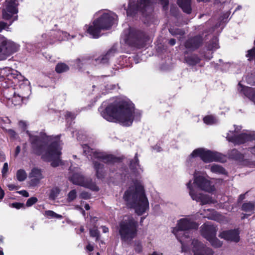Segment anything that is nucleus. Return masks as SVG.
Returning <instances> with one entry per match:
<instances>
[{"label":"nucleus","mask_w":255,"mask_h":255,"mask_svg":"<svg viewBox=\"0 0 255 255\" xmlns=\"http://www.w3.org/2000/svg\"><path fill=\"white\" fill-rule=\"evenodd\" d=\"M169 31L172 35H183L185 34V32L183 30L178 28L176 29L174 31L171 30H169Z\"/></svg>","instance_id":"49"},{"label":"nucleus","mask_w":255,"mask_h":255,"mask_svg":"<svg viewBox=\"0 0 255 255\" xmlns=\"http://www.w3.org/2000/svg\"><path fill=\"white\" fill-rule=\"evenodd\" d=\"M238 85L242 88L241 91H242L245 94H246V93L250 90L249 88L248 87H244L240 83H239Z\"/></svg>","instance_id":"60"},{"label":"nucleus","mask_w":255,"mask_h":255,"mask_svg":"<svg viewBox=\"0 0 255 255\" xmlns=\"http://www.w3.org/2000/svg\"><path fill=\"white\" fill-rule=\"evenodd\" d=\"M69 180L73 184L88 188L93 191L98 192L99 187L90 177H86L80 173H74L69 178Z\"/></svg>","instance_id":"8"},{"label":"nucleus","mask_w":255,"mask_h":255,"mask_svg":"<svg viewBox=\"0 0 255 255\" xmlns=\"http://www.w3.org/2000/svg\"><path fill=\"white\" fill-rule=\"evenodd\" d=\"M245 194H241L238 199V203L242 202L245 199Z\"/></svg>","instance_id":"62"},{"label":"nucleus","mask_w":255,"mask_h":255,"mask_svg":"<svg viewBox=\"0 0 255 255\" xmlns=\"http://www.w3.org/2000/svg\"><path fill=\"white\" fill-rule=\"evenodd\" d=\"M255 209V202H248L244 203L241 206V210L245 212L253 213Z\"/></svg>","instance_id":"30"},{"label":"nucleus","mask_w":255,"mask_h":255,"mask_svg":"<svg viewBox=\"0 0 255 255\" xmlns=\"http://www.w3.org/2000/svg\"><path fill=\"white\" fill-rule=\"evenodd\" d=\"M206 48L208 50H215L219 48L218 40L216 36H214L206 44Z\"/></svg>","instance_id":"28"},{"label":"nucleus","mask_w":255,"mask_h":255,"mask_svg":"<svg viewBox=\"0 0 255 255\" xmlns=\"http://www.w3.org/2000/svg\"><path fill=\"white\" fill-rule=\"evenodd\" d=\"M12 93V97H10L6 96V98L9 100L11 99V102L14 106L20 105L22 104L24 98L28 97V93L25 94L20 90V91L16 94L13 89L10 90Z\"/></svg>","instance_id":"20"},{"label":"nucleus","mask_w":255,"mask_h":255,"mask_svg":"<svg viewBox=\"0 0 255 255\" xmlns=\"http://www.w3.org/2000/svg\"><path fill=\"white\" fill-rule=\"evenodd\" d=\"M18 193L25 197H28L29 196L28 192L24 190L18 191Z\"/></svg>","instance_id":"56"},{"label":"nucleus","mask_w":255,"mask_h":255,"mask_svg":"<svg viewBox=\"0 0 255 255\" xmlns=\"http://www.w3.org/2000/svg\"><path fill=\"white\" fill-rule=\"evenodd\" d=\"M12 14H11L10 13H9L7 11L2 13V16L4 19L9 20L11 18Z\"/></svg>","instance_id":"53"},{"label":"nucleus","mask_w":255,"mask_h":255,"mask_svg":"<svg viewBox=\"0 0 255 255\" xmlns=\"http://www.w3.org/2000/svg\"><path fill=\"white\" fill-rule=\"evenodd\" d=\"M116 16L114 13H103L92 22V25L89 26L87 32L93 38H99L101 36L102 30H107L111 28L114 23Z\"/></svg>","instance_id":"3"},{"label":"nucleus","mask_w":255,"mask_h":255,"mask_svg":"<svg viewBox=\"0 0 255 255\" xmlns=\"http://www.w3.org/2000/svg\"><path fill=\"white\" fill-rule=\"evenodd\" d=\"M229 141L233 142L235 145H241L247 141L255 140V134L241 133L238 135H235L227 137Z\"/></svg>","instance_id":"14"},{"label":"nucleus","mask_w":255,"mask_h":255,"mask_svg":"<svg viewBox=\"0 0 255 255\" xmlns=\"http://www.w3.org/2000/svg\"><path fill=\"white\" fill-rule=\"evenodd\" d=\"M134 251L137 254L141 253L142 252V246L140 243L135 244Z\"/></svg>","instance_id":"48"},{"label":"nucleus","mask_w":255,"mask_h":255,"mask_svg":"<svg viewBox=\"0 0 255 255\" xmlns=\"http://www.w3.org/2000/svg\"><path fill=\"white\" fill-rule=\"evenodd\" d=\"M86 249L89 252H92L94 250V247L91 244H89L86 246Z\"/></svg>","instance_id":"64"},{"label":"nucleus","mask_w":255,"mask_h":255,"mask_svg":"<svg viewBox=\"0 0 255 255\" xmlns=\"http://www.w3.org/2000/svg\"><path fill=\"white\" fill-rule=\"evenodd\" d=\"M29 177L34 178V179L31 180V182L38 183L43 178L41 169L37 167L33 168L29 173Z\"/></svg>","instance_id":"25"},{"label":"nucleus","mask_w":255,"mask_h":255,"mask_svg":"<svg viewBox=\"0 0 255 255\" xmlns=\"http://www.w3.org/2000/svg\"><path fill=\"white\" fill-rule=\"evenodd\" d=\"M190 156L193 158L199 157L205 163H210L213 161L223 162L224 158L222 154L217 151L206 150L203 148L195 149Z\"/></svg>","instance_id":"6"},{"label":"nucleus","mask_w":255,"mask_h":255,"mask_svg":"<svg viewBox=\"0 0 255 255\" xmlns=\"http://www.w3.org/2000/svg\"><path fill=\"white\" fill-rule=\"evenodd\" d=\"M138 223L130 215L125 216L119 222L118 233L121 240L124 242H131L137 234Z\"/></svg>","instance_id":"4"},{"label":"nucleus","mask_w":255,"mask_h":255,"mask_svg":"<svg viewBox=\"0 0 255 255\" xmlns=\"http://www.w3.org/2000/svg\"><path fill=\"white\" fill-rule=\"evenodd\" d=\"M177 3L184 13L187 14L191 13V0H177Z\"/></svg>","instance_id":"24"},{"label":"nucleus","mask_w":255,"mask_h":255,"mask_svg":"<svg viewBox=\"0 0 255 255\" xmlns=\"http://www.w3.org/2000/svg\"><path fill=\"white\" fill-rule=\"evenodd\" d=\"M90 235L91 237L96 238V241H98L100 237V232L97 228L90 229Z\"/></svg>","instance_id":"43"},{"label":"nucleus","mask_w":255,"mask_h":255,"mask_svg":"<svg viewBox=\"0 0 255 255\" xmlns=\"http://www.w3.org/2000/svg\"><path fill=\"white\" fill-rule=\"evenodd\" d=\"M8 170V163L7 162H5L3 164V167L1 170L2 175L3 176L4 174H5Z\"/></svg>","instance_id":"52"},{"label":"nucleus","mask_w":255,"mask_h":255,"mask_svg":"<svg viewBox=\"0 0 255 255\" xmlns=\"http://www.w3.org/2000/svg\"><path fill=\"white\" fill-rule=\"evenodd\" d=\"M19 126L23 130H25L27 128V125L24 121H21L19 122Z\"/></svg>","instance_id":"55"},{"label":"nucleus","mask_w":255,"mask_h":255,"mask_svg":"<svg viewBox=\"0 0 255 255\" xmlns=\"http://www.w3.org/2000/svg\"><path fill=\"white\" fill-rule=\"evenodd\" d=\"M247 82L252 86H255V74H251L246 77Z\"/></svg>","instance_id":"45"},{"label":"nucleus","mask_w":255,"mask_h":255,"mask_svg":"<svg viewBox=\"0 0 255 255\" xmlns=\"http://www.w3.org/2000/svg\"><path fill=\"white\" fill-rule=\"evenodd\" d=\"M201 231L202 236L208 240L216 236L217 230L214 225L204 224L201 227Z\"/></svg>","instance_id":"19"},{"label":"nucleus","mask_w":255,"mask_h":255,"mask_svg":"<svg viewBox=\"0 0 255 255\" xmlns=\"http://www.w3.org/2000/svg\"><path fill=\"white\" fill-rule=\"evenodd\" d=\"M192 252L194 255H213L212 250L197 240H194L192 242Z\"/></svg>","instance_id":"15"},{"label":"nucleus","mask_w":255,"mask_h":255,"mask_svg":"<svg viewBox=\"0 0 255 255\" xmlns=\"http://www.w3.org/2000/svg\"><path fill=\"white\" fill-rule=\"evenodd\" d=\"M148 10L152 11L151 0H137L136 3H129L127 10V15L134 16L138 11L146 14Z\"/></svg>","instance_id":"9"},{"label":"nucleus","mask_w":255,"mask_h":255,"mask_svg":"<svg viewBox=\"0 0 255 255\" xmlns=\"http://www.w3.org/2000/svg\"><path fill=\"white\" fill-rule=\"evenodd\" d=\"M91 195L86 191H83L80 194V198L85 200H88L91 198Z\"/></svg>","instance_id":"47"},{"label":"nucleus","mask_w":255,"mask_h":255,"mask_svg":"<svg viewBox=\"0 0 255 255\" xmlns=\"http://www.w3.org/2000/svg\"><path fill=\"white\" fill-rule=\"evenodd\" d=\"M146 196L143 186L140 183L135 184V190L128 189L125 191L123 198L126 202H128L130 199H136Z\"/></svg>","instance_id":"12"},{"label":"nucleus","mask_w":255,"mask_h":255,"mask_svg":"<svg viewBox=\"0 0 255 255\" xmlns=\"http://www.w3.org/2000/svg\"><path fill=\"white\" fill-rule=\"evenodd\" d=\"M115 177L110 176L109 178V181L113 184H117L118 180L121 177V174L120 173L116 172L115 175Z\"/></svg>","instance_id":"42"},{"label":"nucleus","mask_w":255,"mask_h":255,"mask_svg":"<svg viewBox=\"0 0 255 255\" xmlns=\"http://www.w3.org/2000/svg\"><path fill=\"white\" fill-rule=\"evenodd\" d=\"M8 133L10 135V136L12 137H15V136L16 135V132L13 129H9L8 130Z\"/></svg>","instance_id":"57"},{"label":"nucleus","mask_w":255,"mask_h":255,"mask_svg":"<svg viewBox=\"0 0 255 255\" xmlns=\"http://www.w3.org/2000/svg\"><path fill=\"white\" fill-rule=\"evenodd\" d=\"M105 154L102 152H98V151H93L92 155H91V158H95V159H98L101 160H103L104 156H105Z\"/></svg>","instance_id":"44"},{"label":"nucleus","mask_w":255,"mask_h":255,"mask_svg":"<svg viewBox=\"0 0 255 255\" xmlns=\"http://www.w3.org/2000/svg\"><path fill=\"white\" fill-rule=\"evenodd\" d=\"M148 40V36L142 30L134 29L129 32L128 41L131 47L137 48H143Z\"/></svg>","instance_id":"7"},{"label":"nucleus","mask_w":255,"mask_h":255,"mask_svg":"<svg viewBox=\"0 0 255 255\" xmlns=\"http://www.w3.org/2000/svg\"><path fill=\"white\" fill-rule=\"evenodd\" d=\"M246 57L248 58L249 61H252L254 60L255 62V47L248 51Z\"/></svg>","instance_id":"41"},{"label":"nucleus","mask_w":255,"mask_h":255,"mask_svg":"<svg viewBox=\"0 0 255 255\" xmlns=\"http://www.w3.org/2000/svg\"><path fill=\"white\" fill-rule=\"evenodd\" d=\"M240 232L238 229H231L223 231L219 237L227 241L238 243L240 240Z\"/></svg>","instance_id":"18"},{"label":"nucleus","mask_w":255,"mask_h":255,"mask_svg":"<svg viewBox=\"0 0 255 255\" xmlns=\"http://www.w3.org/2000/svg\"><path fill=\"white\" fill-rule=\"evenodd\" d=\"M194 183L201 190L209 193H212L216 190L214 185H212L211 182L203 176L194 177Z\"/></svg>","instance_id":"13"},{"label":"nucleus","mask_w":255,"mask_h":255,"mask_svg":"<svg viewBox=\"0 0 255 255\" xmlns=\"http://www.w3.org/2000/svg\"><path fill=\"white\" fill-rule=\"evenodd\" d=\"M199 224L194 221L187 218L181 219L177 223V229H174L173 233L177 239L182 244L183 240L189 238V234L185 233L186 231L191 229H197Z\"/></svg>","instance_id":"5"},{"label":"nucleus","mask_w":255,"mask_h":255,"mask_svg":"<svg viewBox=\"0 0 255 255\" xmlns=\"http://www.w3.org/2000/svg\"><path fill=\"white\" fill-rule=\"evenodd\" d=\"M116 52L117 49L115 47H112L105 54L96 58L95 61L98 64H107L109 60L115 56Z\"/></svg>","instance_id":"21"},{"label":"nucleus","mask_w":255,"mask_h":255,"mask_svg":"<svg viewBox=\"0 0 255 255\" xmlns=\"http://www.w3.org/2000/svg\"><path fill=\"white\" fill-rule=\"evenodd\" d=\"M134 107L132 103L126 101H120L109 105L101 111V116L111 122L118 121L123 126L132 125L134 118Z\"/></svg>","instance_id":"2"},{"label":"nucleus","mask_w":255,"mask_h":255,"mask_svg":"<svg viewBox=\"0 0 255 255\" xmlns=\"http://www.w3.org/2000/svg\"><path fill=\"white\" fill-rule=\"evenodd\" d=\"M188 53V51H185L184 52V62L188 65L194 66L200 62L201 59L197 54L193 53L189 55L186 56Z\"/></svg>","instance_id":"23"},{"label":"nucleus","mask_w":255,"mask_h":255,"mask_svg":"<svg viewBox=\"0 0 255 255\" xmlns=\"http://www.w3.org/2000/svg\"><path fill=\"white\" fill-rule=\"evenodd\" d=\"M38 201V199L35 197H32L29 198L26 203V206L27 207H30L35 204Z\"/></svg>","instance_id":"46"},{"label":"nucleus","mask_w":255,"mask_h":255,"mask_svg":"<svg viewBox=\"0 0 255 255\" xmlns=\"http://www.w3.org/2000/svg\"><path fill=\"white\" fill-rule=\"evenodd\" d=\"M4 195V191L1 188V186H0V201L2 200L3 199Z\"/></svg>","instance_id":"61"},{"label":"nucleus","mask_w":255,"mask_h":255,"mask_svg":"<svg viewBox=\"0 0 255 255\" xmlns=\"http://www.w3.org/2000/svg\"><path fill=\"white\" fill-rule=\"evenodd\" d=\"M19 46L8 40L4 36H0V60L5 59L18 50Z\"/></svg>","instance_id":"10"},{"label":"nucleus","mask_w":255,"mask_h":255,"mask_svg":"<svg viewBox=\"0 0 255 255\" xmlns=\"http://www.w3.org/2000/svg\"><path fill=\"white\" fill-rule=\"evenodd\" d=\"M10 206L12 208H15L16 209H19L21 208H23L24 206V204L23 203H19V202H14L12 203Z\"/></svg>","instance_id":"50"},{"label":"nucleus","mask_w":255,"mask_h":255,"mask_svg":"<svg viewBox=\"0 0 255 255\" xmlns=\"http://www.w3.org/2000/svg\"><path fill=\"white\" fill-rule=\"evenodd\" d=\"M203 43V38L201 35H197L188 38L184 42L185 47L194 51L200 48Z\"/></svg>","instance_id":"16"},{"label":"nucleus","mask_w":255,"mask_h":255,"mask_svg":"<svg viewBox=\"0 0 255 255\" xmlns=\"http://www.w3.org/2000/svg\"><path fill=\"white\" fill-rule=\"evenodd\" d=\"M124 158L118 157L113 154H106L104 156L103 161L107 164H112L115 163H120L122 162Z\"/></svg>","instance_id":"26"},{"label":"nucleus","mask_w":255,"mask_h":255,"mask_svg":"<svg viewBox=\"0 0 255 255\" xmlns=\"http://www.w3.org/2000/svg\"><path fill=\"white\" fill-rule=\"evenodd\" d=\"M44 215L48 218H57L62 219V216L61 215L58 214L51 210H47L45 211Z\"/></svg>","instance_id":"37"},{"label":"nucleus","mask_w":255,"mask_h":255,"mask_svg":"<svg viewBox=\"0 0 255 255\" xmlns=\"http://www.w3.org/2000/svg\"><path fill=\"white\" fill-rule=\"evenodd\" d=\"M187 188L189 189V195L193 200L200 202L202 205L208 204L210 202L209 197L203 194H197L193 189L192 181L190 180L187 184Z\"/></svg>","instance_id":"17"},{"label":"nucleus","mask_w":255,"mask_h":255,"mask_svg":"<svg viewBox=\"0 0 255 255\" xmlns=\"http://www.w3.org/2000/svg\"><path fill=\"white\" fill-rule=\"evenodd\" d=\"M17 180L20 182L23 181L27 177V174L24 169H19L16 172Z\"/></svg>","instance_id":"35"},{"label":"nucleus","mask_w":255,"mask_h":255,"mask_svg":"<svg viewBox=\"0 0 255 255\" xmlns=\"http://www.w3.org/2000/svg\"><path fill=\"white\" fill-rule=\"evenodd\" d=\"M18 76H21L20 75H19L18 74V72L17 71H13L12 72H11L9 75L8 76L10 77V78H14V79H16V78H18Z\"/></svg>","instance_id":"54"},{"label":"nucleus","mask_w":255,"mask_h":255,"mask_svg":"<svg viewBox=\"0 0 255 255\" xmlns=\"http://www.w3.org/2000/svg\"><path fill=\"white\" fill-rule=\"evenodd\" d=\"M229 156L231 159L236 161H243L244 158V154L236 148H234L230 151Z\"/></svg>","instance_id":"27"},{"label":"nucleus","mask_w":255,"mask_h":255,"mask_svg":"<svg viewBox=\"0 0 255 255\" xmlns=\"http://www.w3.org/2000/svg\"><path fill=\"white\" fill-rule=\"evenodd\" d=\"M6 26V23L3 21H0V32L3 29L5 28V27Z\"/></svg>","instance_id":"63"},{"label":"nucleus","mask_w":255,"mask_h":255,"mask_svg":"<svg viewBox=\"0 0 255 255\" xmlns=\"http://www.w3.org/2000/svg\"><path fill=\"white\" fill-rule=\"evenodd\" d=\"M28 135V141L30 144L31 152L36 156H40L41 159L45 162H51V166L57 167L61 163L60 151L59 137L57 140L53 141L55 137L48 135L44 131H40L38 134L26 131Z\"/></svg>","instance_id":"1"},{"label":"nucleus","mask_w":255,"mask_h":255,"mask_svg":"<svg viewBox=\"0 0 255 255\" xmlns=\"http://www.w3.org/2000/svg\"><path fill=\"white\" fill-rule=\"evenodd\" d=\"M93 164L97 178L101 180L104 179L106 174L104 165L97 161H93Z\"/></svg>","instance_id":"22"},{"label":"nucleus","mask_w":255,"mask_h":255,"mask_svg":"<svg viewBox=\"0 0 255 255\" xmlns=\"http://www.w3.org/2000/svg\"><path fill=\"white\" fill-rule=\"evenodd\" d=\"M60 192V189L58 187L52 188L50 192L49 198L50 199L54 200L58 197Z\"/></svg>","instance_id":"34"},{"label":"nucleus","mask_w":255,"mask_h":255,"mask_svg":"<svg viewBox=\"0 0 255 255\" xmlns=\"http://www.w3.org/2000/svg\"><path fill=\"white\" fill-rule=\"evenodd\" d=\"M69 66L66 63L59 62L56 64L55 70L57 73L60 74L67 72L69 71Z\"/></svg>","instance_id":"31"},{"label":"nucleus","mask_w":255,"mask_h":255,"mask_svg":"<svg viewBox=\"0 0 255 255\" xmlns=\"http://www.w3.org/2000/svg\"><path fill=\"white\" fill-rule=\"evenodd\" d=\"M160 4L162 5L163 10H166L168 8L169 4L168 0H159Z\"/></svg>","instance_id":"51"},{"label":"nucleus","mask_w":255,"mask_h":255,"mask_svg":"<svg viewBox=\"0 0 255 255\" xmlns=\"http://www.w3.org/2000/svg\"><path fill=\"white\" fill-rule=\"evenodd\" d=\"M208 241L211 243L212 246L215 248H220L223 244L222 242L217 239L216 236L212 238L211 239H209Z\"/></svg>","instance_id":"38"},{"label":"nucleus","mask_w":255,"mask_h":255,"mask_svg":"<svg viewBox=\"0 0 255 255\" xmlns=\"http://www.w3.org/2000/svg\"><path fill=\"white\" fill-rule=\"evenodd\" d=\"M7 187L8 188V189L10 191H12L13 190H16L18 188V187L15 185L14 184H8L7 185Z\"/></svg>","instance_id":"59"},{"label":"nucleus","mask_w":255,"mask_h":255,"mask_svg":"<svg viewBox=\"0 0 255 255\" xmlns=\"http://www.w3.org/2000/svg\"><path fill=\"white\" fill-rule=\"evenodd\" d=\"M82 148L83 149V153L85 155H86L87 157L88 156L92 155V152L93 151V149L91 148L88 145L85 144L82 145Z\"/></svg>","instance_id":"40"},{"label":"nucleus","mask_w":255,"mask_h":255,"mask_svg":"<svg viewBox=\"0 0 255 255\" xmlns=\"http://www.w3.org/2000/svg\"><path fill=\"white\" fill-rule=\"evenodd\" d=\"M127 202L130 208L133 209L138 216L143 215L149 209V203L146 196L130 199V200Z\"/></svg>","instance_id":"11"},{"label":"nucleus","mask_w":255,"mask_h":255,"mask_svg":"<svg viewBox=\"0 0 255 255\" xmlns=\"http://www.w3.org/2000/svg\"><path fill=\"white\" fill-rule=\"evenodd\" d=\"M203 121L207 125H212L216 122V119L213 115H207L204 117Z\"/></svg>","instance_id":"36"},{"label":"nucleus","mask_w":255,"mask_h":255,"mask_svg":"<svg viewBox=\"0 0 255 255\" xmlns=\"http://www.w3.org/2000/svg\"><path fill=\"white\" fill-rule=\"evenodd\" d=\"M128 165L129 169L132 172H135L137 170V167L140 166L137 153H135L133 159H131L129 160V163Z\"/></svg>","instance_id":"29"},{"label":"nucleus","mask_w":255,"mask_h":255,"mask_svg":"<svg viewBox=\"0 0 255 255\" xmlns=\"http://www.w3.org/2000/svg\"><path fill=\"white\" fill-rule=\"evenodd\" d=\"M6 9L7 11L11 14H14L18 12V10L15 5L14 2L12 0L8 2L6 7Z\"/></svg>","instance_id":"33"},{"label":"nucleus","mask_w":255,"mask_h":255,"mask_svg":"<svg viewBox=\"0 0 255 255\" xmlns=\"http://www.w3.org/2000/svg\"><path fill=\"white\" fill-rule=\"evenodd\" d=\"M65 117L66 118H70L71 119L75 118L74 115L70 112H67L65 115Z\"/></svg>","instance_id":"58"},{"label":"nucleus","mask_w":255,"mask_h":255,"mask_svg":"<svg viewBox=\"0 0 255 255\" xmlns=\"http://www.w3.org/2000/svg\"><path fill=\"white\" fill-rule=\"evenodd\" d=\"M77 197V191L75 189H73L70 191L68 195L67 198V201L68 202H71L76 199Z\"/></svg>","instance_id":"39"},{"label":"nucleus","mask_w":255,"mask_h":255,"mask_svg":"<svg viewBox=\"0 0 255 255\" xmlns=\"http://www.w3.org/2000/svg\"><path fill=\"white\" fill-rule=\"evenodd\" d=\"M211 171L213 173L221 174L227 175V172L225 169L222 166L217 164L213 165L211 167Z\"/></svg>","instance_id":"32"}]
</instances>
